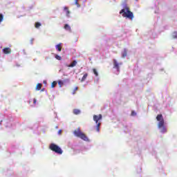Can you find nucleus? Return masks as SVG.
Segmentation results:
<instances>
[{
    "label": "nucleus",
    "instance_id": "1",
    "mask_svg": "<svg viewBox=\"0 0 177 177\" xmlns=\"http://www.w3.org/2000/svg\"><path fill=\"white\" fill-rule=\"evenodd\" d=\"M156 120L158 122V128L160 129V132L162 133H165L167 132V127H165L164 117L162 116V114H158L156 116Z\"/></svg>",
    "mask_w": 177,
    "mask_h": 177
},
{
    "label": "nucleus",
    "instance_id": "2",
    "mask_svg": "<svg viewBox=\"0 0 177 177\" xmlns=\"http://www.w3.org/2000/svg\"><path fill=\"white\" fill-rule=\"evenodd\" d=\"M120 15H122L123 17H126L127 19H129V20H133V12L131 11L129 9V7L126 6L124 8L122 9L120 11Z\"/></svg>",
    "mask_w": 177,
    "mask_h": 177
},
{
    "label": "nucleus",
    "instance_id": "3",
    "mask_svg": "<svg viewBox=\"0 0 177 177\" xmlns=\"http://www.w3.org/2000/svg\"><path fill=\"white\" fill-rule=\"evenodd\" d=\"M73 133L75 136H77V138H80V139H82V140L87 142L88 137H86V135H85L84 133L81 132V129L77 128L73 131Z\"/></svg>",
    "mask_w": 177,
    "mask_h": 177
},
{
    "label": "nucleus",
    "instance_id": "4",
    "mask_svg": "<svg viewBox=\"0 0 177 177\" xmlns=\"http://www.w3.org/2000/svg\"><path fill=\"white\" fill-rule=\"evenodd\" d=\"M50 150H52V151H54L57 154H63V150H62V148L57 145L56 144L52 143L49 146Z\"/></svg>",
    "mask_w": 177,
    "mask_h": 177
},
{
    "label": "nucleus",
    "instance_id": "5",
    "mask_svg": "<svg viewBox=\"0 0 177 177\" xmlns=\"http://www.w3.org/2000/svg\"><path fill=\"white\" fill-rule=\"evenodd\" d=\"M113 68H116V70H118V71H120V66H121V64H122V62L119 63L117 62V59H114L113 60Z\"/></svg>",
    "mask_w": 177,
    "mask_h": 177
},
{
    "label": "nucleus",
    "instance_id": "6",
    "mask_svg": "<svg viewBox=\"0 0 177 177\" xmlns=\"http://www.w3.org/2000/svg\"><path fill=\"white\" fill-rule=\"evenodd\" d=\"M102 118V114H100L99 115H93V121H95V124H99V121H100Z\"/></svg>",
    "mask_w": 177,
    "mask_h": 177
},
{
    "label": "nucleus",
    "instance_id": "7",
    "mask_svg": "<svg viewBox=\"0 0 177 177\" xmlns=\"http://www.w3.org/2000/svg\"><path fill=\"white\" fill-rule=\"evenodd\" d=\"M3 53H5V55H9L12 53V50L10 49V48H5L3 49Z\"/></svg>",
    "mask_w": 177,
    "mask_h": 177
},
{
    "label": "nucleus",
    "instance_id": "8",
    "mask_svg": "<svg viewBox=\"0 0 177 177\" xmlns=\"http://www.w3.org/2000/svg\"><path fill=\"white\" fill-rule=\"evenodd\" d=\"M55 49L58 50V52H62V43H59L55 46Z\"/></svg>",
    "mask_w": 177,
    "mask_h": 177
},
{
    "label": "nucleus",
    "instance_id": "9",
    "mask_svg": "<svg viewBox=\"0 0 177 177\" xmlns=\"http://www.w3.org/2000/svg\"><path fill=\"white\" fill-rule=\"evenodd\" d=\"M64 10H66V16L67 17H70V10H68V7H64Z\"/></svg>",
    "mask_w": 177,
    "mask_h": 177
},
{
    "label": "nucleus",
    "instance_id": "10",
    "mask_svg": "<svg viewBox=\"0 0 177 177\" xmlns=\"http://www.w3.org/2000/svg\"><path fill=\"white\" fill-rule=\"evenodd\" d=\"M81 113V111L80 109H73V114H75V115H78V114Z\"/></svg>",
    "mask_w": 177,
    "mask_h": 177
},
{
    "label": "nucleus",
    "instance_id": "11",
    "mask_svg": "<svg viewBox=\"0 0 177 177\" xmlns=\"http://www.w3.org/2000/svg\"><path fill=\"white\" fill-rule=\"evenodd\" d=\"M127 55H128V51L127 49H124L123 53H122V57H127Z\"/></svg>",
    "mask_w": 177,
    "mask_h": 177
},
{
    "label": "nucleus",
    "instance_id": "12",
    "mask_svg": "<svg viewBox=\"0 0 177 177\" xmlns=\"http://www.w3.org/2000/svg\"><path fill=\"white\" fill-rule=\"evenodd\" d=\"M77 66V61L74 60L68 67H75Z\"/></svg>",
    "mask_w": 177,
    "mask_h": 177
},
{
    "label": "nucleus",
    "instance_id": "13",
    "mask_svg": "<svg viewBox=\"0 0 177 177\" xmlns=\"http://www.w3.org/2000/svg\"><path fill=\"white\" fill-rule=\"evenodd\" d=\"M41 88H42V84H37V85L36 86V91H41Z\"/></svg>",
    "mask_w": 177,
    "mask_h": 177
},
{
    "label": "nucleus",
    "instance_id": "14",
    "mask_svg": "<svg viewBox=\"0 0 177 177\" xmlns=\"http://www.w3.org/2000/svg\"><path fill=\"white\" fill-rule=\"evenodd\" d=\"M64 28L65 30H67L68 31H71V28L70 26H68V24H67L64 25Z\"/></svg>",
    "mask_w": 177,
    "mask_h": 177
},
{
    "label": "nucleus",
    "instance_id": "15",
    "mask_svg": "<svg viewBox=\"0 0 177 177\" xmlns=\"http://www.w3.org/2000/svg\"><path fill=\"white\" fill-rule=\"evenodd\" d=\"M86 78H88V73H86L83 75V77L81 80V82H84V81H85V80H86Z\"/></svg>",
    "mask_w": 177,
    "mask_h": 177
},
{
    "label": "nucleus",
    "instance_id": "16",
    "mask_svg": "<svg viewBox=\"0 0 177 177\" xmlns=\"http://www.w3.org/2000/svg\"><path fill=\"white\" fill-rule=\"evenodd\" d=\"M100 125H101V123H100V122L97 123L96 131H97V132H100Z\"/></svg>",
    "mask_w": 177,
    "mask_h": 177
},
{
    "label": "nucleus",
    "instance_id": "17",
    "mask_svg": "<svg viewBox=\"0 0 177 177\" xmlns=\"http://www.w3.org/2000/svg\"><path fill=\"white\" fill-rule=\"evenodd\" d=\"M93 73L95 74V77H97L99 75V73H97V70H96V68L93 69Z\"/></svg>",
    "mask_w": 177,
    "mask_h": 177
},
{
    "label": "nucleus",
    "instance_id": "18",
    "mask_svg": "<svg viewBox=\"0 0 177 177\" xmlns=\"http://www.w3.org/2000/svg\"><path fill=\"white\" fill-rule=\"evenodd\" d=\"M40 26H41V23L39 22H36L35 24V28H39Z\"/></svg>",
    "mask_w": 177,
    "mask_h": 177
},
{
    "label": "nucleus",
    "instance_id": "19",
    "mask_svg": "<svg viewBox=\"0 0 177 177\" xmlns=\"http://www.w3.org/2000/svg\"><path fill=\"white\" fill-rule=\"evenodd\" d=\"M56 85H57V82L56 81H54L52 82L51 87L55 88V86H56Z\"/></svg>",
    "mask_w": 177,
    "mask_h": 177
},
{
    "label": "nucleus",
    "instance_id": "20",
    "mask_svg": "<svg viewBox=\"0 0 177 177\" xmlns=\"http://www.w3.org/2000/svg\"><path fill=\"white\" fill-rule=\"evenodd\" d=\"M64 84V83L63 82V81L62 80L58 81V84L59 85L60 87L63 86Z\"/></svg>",
    "mask_w": 177,
    "mask_h": 177
},
{
    "label": "nucleus",
    "instance_id": "21",
    "mask_svg": "<svg viewBox=\"0 0 177 177\" xmlns=\"http://www.w3.org/2000/svg\"><path fill=\"white\" fill-rule=\"evenodd\" d=\"M55 59H57V60H62V57L58 55H55Z\"/></svg>",
    "mask_w": 177,
    "mask_h": 177
},
{
    "label": "nucleus",
    "instance_id": "22",
    "mask_svg": "<svg viewBox=\"0 0 177 177\" xmlns=\"http://www.w3.org/2000/svg\"><path fill=\"white\" fill-rule=\"evenodd\" d=\"M75 5H76L77 8H80L81 6L80 3H78V0H75Z\"/></svg>",
    "mask_w": 177,
    "mask_h": 177
},
{
    "label": "nucleus",
    "instance_id": "23",
    "mask_svg": "<svg viewBox=\"0 0 177 177\" xmlns=\"http://www.w3.org/2000/svg\"><path fill=\"white\" fill-rule=\"evenodd\" d=\"M172 37L174 38V39H176V38H177V32H174L173 33Z\"/></svg>",
    "mask_w": 177,
    "mask_h": 177
},
{
    "label": "nucleus",
    "instance_id": "24",
    "mask_svg": "<svg viewBox=\"0 0 177 177\" xmlns=\"http://www.w3.org/2000/svg\"><path fill=\"white\" fill-rule=\"evenodd\" d=\"M3 20V15L0 14V23Z\"/></svg>",
    "mask_w": 177,
    "mask_h": 177
},
{
    "label": "nucleus",
    "instance_id": "25",
    "mask_svg": "<svg viewBox=\"0 0 177 177\" xmlns=\"http://www.w3.org/2000/svg\"><path fill=\"white\" fill-rule=\"evenodd\" d=\"M78 91V87H75L73 92V95H75V91Z\"/></svg>",
    "mask_w": 177,
    "mask_h": 177
},
{
    "label": "nucleus",
    "instance_id": "26",
    "mask_svg": "<svg viewBox=\"0 0 177 177\" xmlns=\"http://www.w3.org/2000/svg\"><path fill=\"white\" fill-rule=\"evenodd\" d=\"M131 115L134 116L136 115V113L135 111H131Z\"/></svg>",
    "mask_w": 177,
    "mask_h": 177
},
{
    "label": "nucleus",
    "instance_id": "27",
    "mask_svg": "<svg viewBox=\"0 0 177 177\" xmlns=\"http://www.w3.org/2000/svg\"><path fill=\"white\" fill-rule=\"evenodd\" d=\"M33 103L35 104L37 103V100L35 98L33 99Z\"/></svg>",
    "mask_w": 177,
    "mask_h": 177
},
{
    "label": "nucleus",
    "instance_id": "28",
    "mask_svg": "<svg viewBox=\"0 0 177 177\" xmlns=\"http://www.w3.org/2000/svg\"><path fill=\"white\" fill-rule=\"evenodd\" d=\"M58 135H62V130H59Z\"/></svg>",
    "mask_w": 177,
    "mask_h": 177
},
{
    "label": "nucleus",
    "instance_id": "29",
    "mask_svg": "<svg viewBox=\"0 0 177 177\" xmlns=\"http://www.w3.org/2000/svg\"><path fill=\"white\" fill-rule=\"evenodd\" d=\"M29 103L30 104V103H31V101H29Z\"/></svg>",
    "mask_w": 177,
    "mask_h": 177
},
{
    "label": "nucleus",
    "instance_id": "30",
    "mask_svg": "<svg viewBox=\"0 0 177 177\" xmlns=\"http://www.w3.org/2000/svg\"><path fill=\"white\" fill-rule=\"evenodd\" d=\"M136 1H138V0H136Z\"/></svg>",
    "mask_w": 177,
    "mask_h": 177
}]
</instances>
